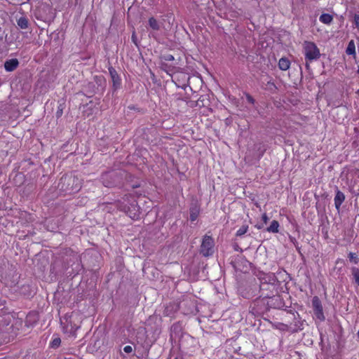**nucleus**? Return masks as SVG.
Wrapping results in <instances>:
<instances>
[{
    "label": "nucleus",
    "mask_w": 359,
    "mask_h": 359,
    "mask_svg": "<svg viewBox=\"0 0 359 359\" xmlns=\"http://www.w3.org/2000/svg\"><path fill=\"white\" fill-rule=\"evenodd\" d=\"M345 196L341 191H337L334 197V205L337 209H339L341 205L344 201Z\"/></svg>",
    "instance_id": "nucleus-9"
},
{
    "label": "nucleus",
    "mask_w": 359,
    "mask_h": 359,
    "mask_svg": "<svg viewBox=\"0 0 359 359\" xmlns=\"http://www.w3.org/2000/svg\"><path fill=\"white\" fill-rule=\"evenodd\" d=\"M261 285L260 288L262 290H265V287H274V284L276 282V277L273 273H267L263 274V276L260 278Z\"/></svg>",
    "instance_id": "nucleus-6"
},
{
    "label": "nucleus",
    "mask_w": 359,
    "mask_h": 359,
    "mask_svg": "<svg viewBox=\"0 0 359 359\" xmlns=\"http://www.w3.org/2000/svg\"><path fill=\"white\" fill-rule=\"evenodd\" d=\"M304 53L306 60L310 62L318 60L320 56L319 49L314 43L311 41H306L304 43Z\"/></svg>",
    "instance_id": "nucleus-2"
},
{
    "label": "nucleus",
    "mask_w": 359,
    "mask_h": 359,
    "mask_svg": "<svg viewBox=\"0 0 359 359\" xmlns=\"http://www.w3.org/2000/svg\"><path fill=\"white\" fill-rule=\"evenodd\" d=\"M109 74L111 76V79L112 81L113 88L114 90H116L118 88H120V87L121 86V79L119 75L118 74L117 72L116 71V69L114 67H110L109 68Z\"/></svg>",
    "instance_id": "nucleus-7"
},
{
    "label": "nucleus",
    "mask_w": 359,
    "mask_h": 359,
    "mask_svg": "<svg viewBox=\"0 0 359 359\" xmlns=\"http://www.w3.org/2000/svg\"><path fill=\"white\" fill-rule=\"evenodd\" d=\"M246 99L248 100V102L251 103V104H254L255 102V100L253 99V97L250 95H246Z\"/></svg>",
    "instance_id": "nucleus-23"
},
{
    "label": "nucleus",
    "mask_w": 359,
    "mask_h": 359,
    "mask_svg": "<svg viewBox=\"0 0 359 359\" xmlns=\"http://www.w3.org/2000/svg\"><path fill=\"white\" fill-rule=\"evenodd\" d=\"M123 351L127 353H130L133 351V348L130 346H126L123 348Z\"/></svg>",
    "instance_id": "nucleus-22"
},
{
    "label": "nucleus",
    "mask_w": 359,
    "mask_h": 359,
    "mask_svg": "<svg viewBox=\"0 0 359 359\" xmlns=\"http://www.w3.org/2000/svg\"><path fill=\"white\" fill-rule=\"evenodd\" d=\"M312 306L316 318L320 321H323L325 320V316L323 314V306L318 297H314L313 298Z\"/></svg>",
    "instance_id": "nucleus-5"
},
{
    "label": "nucleus",
    "mask_w": 359,
    "mask_h": 359,
    "mask_svg": "<svg viewBox=\"0 0 359 359\" xmlns=\"http://www.w3.org/2000/svg\"><path fill=\"white\" fill-rule=\"evenodd\" d=\"M65 333L69 337H76V332L80 327L81 316L78 312H72L67 314L60 320Z\"/></svg>",
    "instance_id": "nucleus-1"
},
{
    "label": "nucleus",
    "mask_w": 359,
    "mask_h": 359,
    "mask_svg": "<svg viewBox=\"0 0 359 359\" xmlns=\"http://www.w3.org/2000/svg\"><path fill=\"white\" fill-rule=\"evenodd\" d=\"M354 22L357 28L359 29V15H355L354 16Z\"/></svg>",
    "instance_id": "nucleus-21"
},
{
    "label": "nucleus",
    "mask_w": 359,
    "mask_h": 359,
    "mask_svg": "<svg viewBox=\"0 0 359 359\" xmlns=\"http://www.w3.org/2000/svg\"><path fill=\"white\" fill-rule=\"evenodd\" d=\"M215 243L212 237L205 236L201 246V253L205 256L208 257L213 254Z\"/></svg>",
    "instance_id": "nucleus-4"
},
{
    "label": "nucleus",
    "mask_w": 359,
    "mask_h": 359,
    "mask_svg": "<svg viewBox=\"0 0 359 359\" xmlns=\"http://www.w3.org/2000/svg\"><path fill=\"white\" fill-rule=\"evenodd\" d=\"M351 272L355 283L359 285V269L353 267L351 269Z\"/></svg>",
    "instance_id": "nucleus-16"
},
{
    "label": "nucleus",
    "mask_w": 359,
    "mask_h": 359,
    "mask_svg": "<svg viewBox=\"0 0 359 359\" xmlns=\"http://www.w3.org/2000/svg\"><path fill=\"white\" fill-rule=\"evenodd\" d=\"M35 16L43 22L50 21L53 19L52 8L48 4H42L36 9Z\"/></svg>",
    "instance_id": "nucleus-3"
},
{
    "label": "nucleus",
    "mask_w": 359,
    "mask_h": 359,
    "mask_svg": "<svg viewBox=\"0 0 359 359\" xmlns=\"http://www.w3.org/2000/svg\"><path fill=\"white\" fill-rule=\"evenodd\" d=\"M198 215V212L197 210H196V209L191 210V212H190L191 221H193V222L195 221L197 219Z\"/></svg>",
    "instance_id": "nucleus-18"
},
{
    "label": "nucleus",
    "mask_w": 359,
    "mask_h": 359,
    "mask_svg": "<svg viewBox=\"0 0 359 359\" xmlns=\"http://www.w3.org/2000/svg\"><path fill=\"white\" fill-rule=\"evenodd\" d=\"M346 53L348 55H353L355 53V46L353 40L348 43Z\"/></svg>",
    "instance_id": "nucleus-15"
},
{
    "label": "nucleus",
    "mask_w": 359,
    "mask_h": 359,
    "mask_svg": "<svg viewBox=\"0 0 359 359\" xmlns=\"http://www.w3.org/2000/svg\"><path fill=\"white\" fill-rule=\"evenodd\" d=\"M148 23H149V26L154 31H158L160 29V24L159 22L157 21L156 19H155L154 18L151 17V18H149V20H148Z\"/></svg>",
    "instance_id": "nucleus-11"
},
{
    "label": "nucleus",
    "mask_w": 359,
    "mask_h": 359,
    "mask_svg": "<svg viewBox=\"0 0 359 359\" xmlns=\"http://www.w3.org/2000/svg\"><path fill=\"white\" fill-rule=\"evenodd\" d=\"M279 223L276 220H273L270 226L267 228V231L271 233H278L279 231Z\"/></svg>",
    "instance_id": "nucleus-13"
},
{
    "label": "nucleus",
    "mask_w": 359,
    "mask_h": 359,
    "mask_svg": "<svg viewBox=\"0 0 359 359\" xmlns=\"http://www.w3.org/2000/svg\"><path fill=\"white\" fill-rule=\"evenodd\" d=\"M332 20V16L328 13H323L319 18V20L326 25L330 24Z\"/></svg>",
    "instance_id": "nucleus-12"
},
{
    "label": "nucleus",
    "mask_w": 359,
    "mask_h": 359,
    "mask_svg": "<svg viewBox=\"0 0 359 359\" xmlns=\"http://www.w3.org/2000/svg\"><path fill=\"white\" fill-rule=\"evenodd\" d=\"M357 72H358V73L359 74V67H358V71H357Z\"/></svg>",
    "instance_id": "nucleus-26"
},
{
    "label": "nucleus",
    "mask_w": 359,
    "mask_h": 359,
    "mask_svg": "<svg viewBox=\"0 0 359 359\" xmlns=\"http://www.w3.org/2000/svg\"><path fill=\"white\" fill-rule=\"evenodd\" d=\"M268 219H269V218H268L266 214V213L263 214V215H262V220H263V222L264 223H266L268 222Z\"/></svg>",
    "instance_id": "nucleus-25"
},
{
    "label": "nucleus",
    "mask_w": 359,
    "mask_h": 359,
    "mask_svg": "<svg viewBox=\"0 0 359 359\" xmlns=\"http://www.w3.org/2000/svg\"><path fill=\"white\" fill-rule=\"evenodd\" d=\"M290 62L285 57H282L279 60L278 67L283 71H286L290 68Z\"/></svg>",
    "instance_id": "nucleus-10"
},
{
    "label": "nucleus",
    "mask_w": 359,
    "mask_h": 359,
    "mask_svg": "<svg viewBox=\"0 0 359 359\" xmlns=\"http://www.w3.org/2000/svg\"><path fill=\"white\" fill-rule=\"evenodd\" d=\"M61 343V340L59 337L54 338L51 341V347L53 348H57Z\"/></svg>",
    "instance_id": "nucleus-20"
},
{
    "label": "nucleus",
    "mask_w": 359,
    "mask_h": 359,
    "mask_svg": "<svg viewBox=\"0 0 359 359\" xmlns=\"http://www.w3.org/2000/svg\"><path fill=\"white\" fill-rule=\"evenodd\" d=\"M348 258L350 261L353 262L354 264H357L358 262V257L355 253L350 252L348 254Z\"/></svg>",
    "instance_id": "nucleus-19"
},
{
    "label": "nucleus",
    "mask_w": 359,
    "mask_h": 359,
    "mask_svg": "<svg viewBox=\"0 0 359 359\" xmlns=\"http://www.w3.org/2000/svg\"><path fill=\"white\" fill-rule=\"evenodd\" d=\"M165 60L167 61H172L174 60V57L172 55H167L165 56Z\"/></svg>",
    "instance_id": "nucleus-24"
},
{
    "label": "nucleus",
    "mask_w": 359,
    "mask_h": 359,
    "mask_svg": "<svg viewBox=\"0 0 359 359\" xmlns=\"http://www.w3.org/2000/svg\"><path fill=\"white\" fill-rule=\"evenodd\" d=\"M18 65V61L17 59H11L7 60L4 64V67L6 71L12 72L17 68Z\"/></svg>",
    "instance_id": "nucleus-8"
},
{
    "label": "nucleus",
    "mask_w": 359,
    "mask_h": 359,
    "mask_svg": "<svg viewBox=\"0 0 359 359\" xmlns=\"http://www.w3.org/2000/svg\"><path fill=\"white\" fill-rule=\"evenodd\" d=\"M17 24L18 25V27H20L21 29H27L28 28V25H29V21H28V19L25 17H20L18 21H17Z\"/></svg>",
    "instance_id": "nucleus-14"
},
{
    "label": "nucleus",
    "mask_w": 359,
    "mask_h": 359,
    "mask_svg": "<svg viewBox=\"0 0 359 359\" xmlns=\"http://www.w3.org/2000/svg\"><path fill=\"white\" fill-rule=\"evenodd\" d=\"M248 226L246 225H243L236 231V236H241L244 235L248 231Z\"/></svg>",
    "instance_id": "nucleus-17"
}]
</instances>
